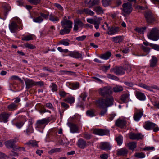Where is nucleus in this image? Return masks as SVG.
Masks as SVG:
<instances>
[{"label":"nucleus","mask_w":159,"mask_h":159,"mask_svg":"<svg viewBox=\"0 0 159 159\" xmlns=\"http://www.w3.org/2000/svg\"><path fill=\"white\" fill-rule=\"evenodd\" d=\"M99 93L102 96L106 97L105 99H102L98 101L97 103L101 107H108L113 104L114 98L111 95L112 91L111 88L109 86H106L99 89Z\"/></svg>","instance_id":"obj_1"},{"label":"nucleus","mask_w":159,"mask_h":159,"mask_svg":"<svg viewBox=\"0 0 159 159\" xmlns=\"http://www.w3.org/2000/svg\"><path fill=\"white\" fill-rule=\"evenodd\" d=\"M144 16L146 21L148 24H153L156 22L157 20L156 16L150 10L146 11Z\"/></svg>","instance_id":"obj_2"},{"label":"nucleus","mask_w":159,"mask_h":159,"mask_svg":"<svg viewBox=\"0 0 159 159\" xmlns=\"http://www.w3.org/2000/svg\"><path fill=\"white\" fill-rule=\"evenodd\" d=\"M17 24L16 22L12 21L9 25V29L12 33H15L19 29L20 30L22 29V26H21V29L20 27V24L21 23V21L20 19H17Z\"/></svg>","instance_id":"obj_3"},{"label":"nucleus","mask_w":159,"mask_h":159,"mask_svg":"<svg viewBox=\"0 0 159 159\" xmlns=\"http://www.w3.org/2000/svg\"><path fill=\"white\" fill-rule=\"evenodd\" d=\"M148 38L154 41H157L159 39V30L157 28L152 29L150 33L148 34Z\"/></svg>","instance_id":"obj_4"},{"label":"nucleus","mask_w":159,"mask_h":159,"mask_svg":"<svg viewBox=\"0 0 159 159\" xmlns=\"http://www.w3.org/2000/svg\"><path fill=\"white\" fill-rule=\"evenodd\" d=\"M16 142V139L9 140L5 142V146L7 148H11L14 151H17L19 150L21 148L16 146L15 144Z\"/></svg>","instance_id":"obj_5"},{"label":"nucleus","mask_w":159,"mask_h":159,"mask_svg":"<svg viewBox=\"0 0 159 159\" xmlns=\"http://www.w3.org/2000/svg\"><path fill=\"white\" fill-rule=\"evenodd\" d=\"M133 119L134 121H139L143 115V112L141 110L137 108L134 109Z\"/></svg>","instance_id":"obj_6"},{"label":"nucleus","mask_w":159,"mask_h":159,"mask_svg":"<svg viewBox=\"0 0 159 159\" xmlns=\"http://www.w3.org/2000/svg\"><path fill=\"white\" fill-rule=\"evenodd\" d=\"M122 10L126 14H129L132 11V4L130 2L124 3L122 5Z\"/></svg>","instance_id":"obj_7"},{"label":"nucleus","mask_w":159,"mask_h":159,"mask_svg":"<svg viewBox=\"0 0 159 159\" xmlns=\"http://www.w3.org/2000/svg\"><path fill=\"white\" fill-rule=\"evenodd\" d=\"M73 23L72 22L68 20L67 18L64 16L63 20L61 22V25L62 27H66L67 28H70V29L72 27Z\"/></svg>","instance_id":"obj_8"},{"label":"nucleus","mask_w":159,"mask_h":159,"mask_svg":"<svg viewBox=\"0 0 159 159\" xmlns=\"http://www.w3.org/2000/svg\"><path fill=\"white\" fill-rule=\"evenodd\" d=\"M125 69L121 67H115L111 69V71L114 72L117 75H123L125 72Z\"/></svg>","instance_id":"obj_9"},{"label":"nucleus","mask_w":159,"mask_h":159,"mask_svg":"<svg viewBox=\"0 0 159 159\" xmlns=\"http://www.w3.org/2000/svg\"><path fill=\"white\" fill-rule=\"evenodd\" d=\"M74 26L73 30L77 31L79 28H82L84 24L81 20L79 19H76L74 20Z\"/></svg>","instance_id":"obj_10"},{"label":"nucleus","mask_w":159,"mask_h":159,"mask_svg":"<svg viewBox=\"0 0 159 159\" xmlns=\"http://www.w3.org/2000/svg\"><path fill=\"white\" fill-rule=\"evenodd\" d=\"M93 133L96 135L103 136L109 134V131L106 130L95 129L93 131Z\"/></svg>","instance_id":"obj_11"},{"label":"nucleus","mask_w":159,"mask_h":159,"mask_svg":"<svg viewBox=\"0 0 159 159\" xmlns=\"http://www.w3.org/2000/svg\"><path fill=\"white\" fill-rule=\"evenodd\" d=\"M129 138L132 140L142 139L143 138V136L140 133H131L129 134Z\"/></svg>","instance_id":"obj_12"},{"label":"nucleus","mask_w":159,"mask_h":159,"mask_svg":"<svg viewBox=\"0 0 159 159\" xmlns=\"http://www.w3.org/2000/svg\"><path fill=\"white\" fill-rule=\"evenodd\" d=\"M24 81L26 85V88L28 89L34 86L35 81L28 78L25 79Z\"/></svg>","instance_id":"obj_13"},{"label":"nucleus","mask_w":159,"mask_h":159,"mask_svg":"<svg viewBox=\"0 0 159 159\" xmlns=\"http://www.w3.org/2000/svg\"><path fill=\"white\" fill-rule=\"evenodd\" d=\"M9 116V114L6 112H5L2 113L0 115V122H3L5 123L7 122L8 121V119Z\"/></svg>","instance_id":"obj_14"},{"label":"nucleus","mask_w":159,"mask_h":159,"mask_svg":"<svg viewBox=\"0 0 159 159\" xmlns=\"http://www.w3.org/2000/svg\"><path fill=\"white\" fill-rule=\"evenodd\" d=\"M50 121V120L48 118H43L37 120L36 125L37 127H39L41 125L47 124Z\"/></svg>","instance_id":"obj_15"},{"label":"nucleus","mask_w":159,"mask_h":159,"mask_svg":"<svg viewBox=\"0 0 159 159\" xmlns=\"http://www.w3.org/2000/svg\"><path fill=\"white\" fill-rule=\"evenodd\" d=\"M126 121L124 120L118 119L115 122L116 126L121 128H123L126 125Z\"/></svg>","instance_id":"obj_16"},{"label":"nucleus","mask_w":159,"mask_h":159,"mask_svg":"<svg viewBox=\"0 0 159 159\" xmlns=\"http://www.w3.org/2000/svg\"><path fill=\"white\" fill-rule=\"evenodd\" d=\"M155 123L149 121L146 122L144 125V128L147 130H150L153 129L155 126Z\"/></svg>","instance_id":"obj_17"},{"label":"nucleus","mask_w":159,"mask_h":159,"mask_svg":"<svg viewBox=\"0 0 159 159\" xmlns=\"http://www.w3.org/2000/svg\"><path fill=\"white\" fill-rule=\"evenodd\" d=\"M120 31V28L118 27H112L109 29L107 33L109 35L116 34Z\"/></svg>","instance_id":"obj_18"},{"label":"nucleus","mask_w":159,"mask_h":159,"mask_svg":"<svg viewBox=\"0 0 159 159\" xmlns=\"http://www.w3.org/2000/svg\"><path fill=\"white\" fill-rule=\"evenodd\" d=\"M24 132L27 135H29L33 133L34 129L32 127V124L31 123H30L28 125L25 130H24Z\"/></svg>","instance_id":"obj_19"},{"label":"nucleus","mask_w":159,"mask_h":159,"mask_svg":"<svg viewBox=\"0 0 159 159\" xmlns=\"http://www.w3.org/2000/svg\"><path fill=\"white\" fill-rule=\"evenodd\" d=\"M68 56L76 58H81L82 53H79L78 51H74L71 52Z\"/></svg>","instance_id":"obj_20"},{"label":"nucleus","mask_w":159,"mask_h":159,"mask_svg":"<svg viewBox=\"0 0 159 159\" xmlns=\"http://www.w3.org/2000/svg\"><path fill=\"white\" fill-rule=\"evenodd\" d=\"M128 150L125 148L119 149L117 150V154L119 156H124L128 153Z\"/></svg>","instance_id":"obj_21"},{"label":"nucleus","mask_w":159,"mask_h":159,"mask_svg":"<svg viewBox=\"0 0 159 159\" xmlns=\"http://www.w3.org/2000/svg\"><path fill=\"white\" fill-rule=\"evenodd\" d=\"M135 95L136 98L140 100L144 101L146 99V96L143 93L137 91L136 92Z\"/></svg>","instance_id":"obj_22"},{"label":"nucleus","mask_w":159,"mask_h":159,"mask_svg":"<svg viewBox=\"0 0 159 159\" xmlns=\"http://www.w3.org/2000/svg\"><path fill=\"white\" fill-rule=\"evenodd\" d=\"M100 148L104 150H110L111 148L109 144L107 142H102L100 144Z\"/></svg>","instance_id":"obj_23"},{"label":"nucleus","mask_w":159,"mask_h":159,"mask_svg":"<svg viewBox=\"0 0 159 159\" xmlns=\"http://www.w3.org/2000/svg\"><path fill=\"white\" fill-rule=\"evenodd\" d=\"M152 58L150 60V66L152 67H154L156 66L157 62V59L156 57L154 56H152Z\"/></svg>","instance_id":"obj_24"},{"label":"nucleus","mask_w":159,"mask_h":159,"mask_svg":"<svg viewBox=\"0 0 159 159\" xmlns=\"http://www.w3.org/2000/svg\"><path fill=\"white\" fill-rule=\"evenodd\" d=\"M78 146L81 148L84 149L86 145V142L82 139H80L77 142Z\"/></svg>","instance_id":"obj_25"},{"label":"nucleus","mask_w":159,"mask_h":159,"mask_svg":"<svg viewBox=\"0 0 159 159\" xmlns=\"http://www.w3.org/2000/svg\"><path fill=\"white\" fill-rule=\"evenodd\" d=\"M49 19L51 21L55 23L58 22L59 20V18L58 16L52 14L49 15Z\"/></svg>","instance_id":"obj_26"},{"label":"nucleus","mask_w":159,"mask_h":159,"mask_svg":"<svg viewBox=\"0 0 159 159\" xmlns=\"http://www.w3.org/2000/svg\"><path fill=\"white\" fill-rule=\"evenodd\" d=\"M93 10L98 14H103L104 11L102 8L99 6L94 7H93Z\"/></svg>","instance_id":"obj_27"},{"label":"nucleus","mask_w":159,"mask_h":159,"mask_svg":"<svg viewBox=\"0 0 159 159\" xmlns=\"http://www.w3.org/2000/svg\"><path fill=\"white\" fill-rule=\"evenodd\" d=\"M25 145L30 147H38V144L36 141L31 140L25 143Z\"/></svg>","instance_id":"obj_28"},{"label":"nucleus","mask_w":159,"mask_h":159,"mask_svg":"<svg viewBox=\"0 0 159 159\" xmlns=\"http://www.w3.org/2000/svg\"><path fill=\"white\" fill-rule=\"evenodd\" d=\"M123 38L122 36H117L112 38L113 41L115 43H120L122 42Z\"/></svg>","instance_id":"obj_29"},{"label":"nucleus","mask_w":159,"mask_h":159,"mask_svg":"<svg viewBox=\"0 0 159 159\" xmlns=\"http://www.w3.org/2000/svg\"><path fill=\"white\" fill-rule=\"evenodd\" d=\"M83 12H84L86 14L92 16L94 15V12L89 8L84 9L81 11L80 14H82Z\"/></svg>","instance_id":"obj_30"},{"label":"nucleus","mask_w":159,"mask_h":159,"mask_svg":"<svg viewBox=\"0 0 159 159\" xmlns=\"http://www.w3.org/2000/svg\"><path fill=\"white\" fill-rule=\"evenodd\" d=\"M18 104L12 103L7 106V108L9 111H13L16 110L17 108Z\"/></svg>","instance_id":"obj_31"},{"label":"nucleus","mask_w":159,"mask_h":159,"mask_svg":"<svg viewBox=\"0 0 159 159\" xmlns=\"http://www.w3.org/2000/svg\"><path fill=\"white\" fill-rule=\"evenodd\" d=\"M111 55V53L110 52H108L105 53L99 57L101 59L107 60L109 58Z\"/></svg>","instance_id":"obj_32"},{"label":"nucleus","mask_w":159,"mask_h":159,"mask_svg":"<svg viewBox=\"0 0 159 159\" xmlns=\"http://www.w3.org/2000/svg\"><path fill=\"white\" fill-rule=\"evenodd\" d=\"M127 145L130 149L133 150L136 148L137 143L135 142H131L128 143Z\"/></svg>","instance_id":"obj_33"},{"label":"nucleus","mask_w":159,"mask_h":159,"mask_svg":"<svg viewBox=\"0 0 159 159\" xmlns=\"http://www.w3.org/2000/svg\"><path fill=\"white\" fill-rule=\"evenodd\" d=\"M40 16L42 17L47 19L49 16V13L47 11H44L39 13Z\"/></svg>","instance_id":"obj_34"},{"label":"nucleus","mask_w":159,"mask_h":159,"mask_svg":"<svg viewBox=\"0 0 159 159\" xmlns=\"http://www.w3.org/2000/svg\"><path fill=\"white\" fill-rule=\"evenodd\" d=\"M64 29H61L60 31V34L61 35H64L65 34H67L69 33L70 30V28H67L65 27H63Z\"/></svg>","instance_id":"obj_35"},{"label":"nucleus","mask_w":159,"mask_h":159,"mask_svg":"<svg viewBox=\"0 0 159 159\" xmlns=\"http://www.w3.org/2000/svg\"><path fill=\"white\" fill-rule=\"evenodd\" d=\"M70 87L73 90H75L78 89L80 87V84L78 82L71 83L70 84Z\"/></svg>","instance_id":"obj_36"},{"label":"nucleus","mask_w":159,"mask_h":159,"mask_svg":"<svg viewBox=\"0 0 159 159\" xmlns=\"http://www.w3.org/2000/svg\"><path fill=\"white\" fill-rule=\"evenodd\" d=\"M116 140L119 146L121 145L122 143L123 137L121 135H119L116 138Z\"/></svg>","instance_id":"obj_37"},{"label":"nucleus","mask_w":159,"mask_h":159,"mask_svg":"<svg viewBox=\"0 0 159 159\" xmlns=\"http://www.w3.org/2000/svg\"><path fill=\"white\" fill-rule=\"evenodd\" d=\"M70 130L72 133H76L78 130V128L76 125L72 124L70 126Z\"/></svg>","instance_id":"obj_38"},{"label":"nucleus","mask_w":159,"mask_h":159,"mask_svg":"<svg viewBox=\"0 0 159 159\" xmlns=\"http://www.w3.org/2000/svg\"><path fill=\"white\" fill-rule=\"evenodd\" d=\"M123 88L121 86H116L113 88V90L115 92H119L123 90Z\"/></svg>","instance_id":"obj_39"},{"label":"nucleus","mask_w":159,"mask_h":159,"mask_svg":"<svg viewBox=\"0 0 159 159\" xmlns=\"http://www.w3.org/2000/svg\"><path fill=\"white\" fill-rule=\"evenodd\" d=\"M139 86L143 88L148 90L150 91H153L152 89V88L151 86H148L145 84H139Z\"/></svg>","instance_id":"obj_40"},{"label":"nucleus","mask_w":159,"mask_h":159,"mask_svg":"<svg viewBox=\"0 0 159 159\" xmlns=\"http://www.w3.org/2000/svg\"><path fill=\"white\" fill-rule=\"evenodd\" d=\"M69 40L66 39H63L59 42V44H62L65 46H68L69 44Z\"/></svg>","instance_id":"obj_41"},{"label":"nucleus","mask_w":159,"mask_h":159,"mask_svg":"<svg viewBox=\"0 0 159 159\" xmlns=\"http://www.w3.org/2000/svg\"><path fill=\"white\" fill-rule=\"evenodd\" d=\"M33 35L32 34H29L27 36H26L23 37L22 39L24 41H29L32 40L33 39Z\"/></svg>","instance_id":"obj_42"},{"label":"nucleus","mask_w":159,"mask_h":159,"mask_svg":"<svg viewBox=\"0 0 159 159\" xmlns=\"http://www.w3.org/2000/svg\"><path fill=\"white\" fill-rule=\"evenodd\" d=\"M9 80H17L20 81L21 83H23V80H21V79L19 78L18 76L16 75H12L9 78Z\"/></svg>","instance_id":"obj_43"},{"label":"nucleus","mask_w":159,"mask_h":159,"mask_svg":"<svg viewBox=\"0 0 159 159\" xmlns=\"http://www.w3.org/2000/svg\"><path fill=\"white\" fill-rule=\"evenodd\" d=\"M43 20V18L40 16L36 17L33 19V21L35 22L40 23Z\"/></svg>","instance_id":"obj_44"},{"label":"nucleus","mask_w":159,"mask_h":159,"mask_svg":"<svg viewBox=\"0 0 159 159\" xmlns=\"http://www.w3.org/2000/svg\"><path fill=\"white\" fill-rule=\"evenodd\" d=\"M135 156L136 157L140 158H144L145 157V154L143 152L135 153L134 154Z\"/></svg>","instance_id":"obj_45"},{"label":"nucleus","mask_w":159,"mask_h":159,"mask_svg":"<svg viewBox=\"0 0 159 159\" xmlns=\"http://www.w3.org/2000/svg\"><path fill=\"white\" fill-rule=\"evenodd\" d=\"M129 95L127 94H125L122 95L121 97V101L124 103L126 102V100L129 97Z\"/></svg>","instance_id":"obj_46"},{"label":"nucleus","mask_w":159,"mask_h":159,"mask_svg":"<svg viewBox=\"0 0 159 159\" xmlns=\"http://www.w3.org/2000/svg\"><path fill=\"white\" fill-rule=\"evenodd\" d=\"M111 0H102V4L103 6L107 7L111 4Z\"/></svg>","instance_id":"obj_47"},{"label":"nucleus","mask_w":159,"mask_h":159,"mask_svg":"<svg viewBox=\"0 0 159 159\" xmlns=\"http://www.w3.org/2000/svg\"><path fill=\"white\" fill-rule=\"evenodd\" d=\"M86 114L90 117H93L95 116L94 111L92 110L87 111L86 112Z\"/></svg>","instance_id":"obj_48"},{"label":"nucleus","mask_w":159,"mask_h":159,"mask_svg":"<svg viewBox=\"0 0 159 159\" xmlns=\"http://www.w3.org/2000/svg\"><path fill=\"white\" fill-rule=\"evenodd\" d=\"M50 87L51 88V90L53 92H56L57 90V86L54 83H51Z\"/></svg>","instance_id":"obj_49"},{"label":"nucleus","mask_w":159,"mask_h":159,"mask_svg":"<svg viewBox=\"0 0 159 159\" xmlns=\"http://www.w3.org/2000/svg\"><path fill=\"white\" fill-rule=\"evenodd\" d=\"M146 29V27H142L141 28H137L135 29V30L138 32L140 34H143Z\"/></svg>","instance_id":"obj_50"},{"label":"nucleus","mask_w":159,"mask_h":159,"mask_svg":"<svg viewBox=\"0 0 159 159\" xmlns=\"http://www.w3.org/2000/svg\"><path fill=\"white\" fill-rule=\"evenodd\" d=\"M75 100V99L74 97H71L67 98L65 99V101L70 104H72L74 102Z\"/></svg>","instance_id":"obj_51"},{"label":"nucleus","mask_w":159,"mask_h":159,"mask_svg":"<svg viewBox=\"0 0 159 159\" xmlns=\"http://www.w3.org/2000/svg\"><path fill=\"white\" fill-rule=\"evenodd\" d=\"M85 4L89 8H92L93 6H92L93 4V0H86L85 1Z\"/></svg>","instance_id":"obj_52"},{"label":"nucleus","mask_w":159,"mask_h":159,"mask_svg":"<svg viewBox=\"0 0 159 159\" xmlns=\"http://www.w3.org/2000/svg\"><path fill=\"white\" fill-rule=\"evenodd\" d=\"M141 48L143 51L146 53L147 54H148L149 52L150 49L148 47H145L143 45H142Z\"/></svg>","instance_id":"obj_53"},{"label":"nucleus","mask_w":159,"mask_h":159,"mask_svg":"<svg viewBox=\"0 0 159 159\" xmlns=\"http://www.w3.org/2000/svg\"><path fill=\"white\" fill-rule=\"evenodd\" d=\"M107 77L110 79L114 80H118V78L116 76H115L113 75H111L110 74H107Z\"/></svg>","instance_id":"obj_54"},{"label":"nucleus","mask_w":159,"mask_h":159,"mask_svg":"<svg viewBox=\"0 0 159 159\" xmlns=\"http://www.w3.org/2000/svg\"><path fill=\"white\" fill-rule=\"evenodd\" d=\"M30 3L34 5H36L39 3L40 0H27Z\"/></svg>","instance_id":"obj_55"},{"label":"nucleus","mask_w":159,"mask_h":159,"mask_svg":"<svg viewBox=\"0 0 159 159\" xmlns=\"http://www.w3.org/2000/svg\"><path fill=\"white\" fill-rule=\"evenodd\" d=\"M99 104V107L101 108V109H103L101 111V112L100 113V115L101 116H103L106 113V112L107 111V108L108 107H101L100 106V105L98 104Z\"/></svg>","instance_id":"obj_56"},{"label":"nucleus","mask_w":159,"mask_h":159,"mask_svg":"<svg viewBox=\"0 0 159 159\" xmlns=\"http://www.w3.org/2000/svg\"><path fill=\"white\" fill-rule=\"evenodd\" d=\"M24 46L26 48L30 49H34L35 47L32 44L29 43H26L24 44Z\"/></svg>","instance_id":"obj_57"},{"label":"nucleus","mask_w":159,"mask_h":159,"mask_svg":"<svg viewBox=\"0 0 159 159\" xmlns=\"http://www.w3.org/2000/svg\"><path fill=\"white\" fill-rule=\"evenodd\" d=\"M24 122H20L16 123L15 125L19 129L21 128L23 125Z\"/></svg>","instance_id":"obj_58"},{"label":"nucleus","mask_w":159,"mask_h":159,"mask_svg":"<svg viewBox=\"0 0 159 159\" xmlns=\"http://www.w3.org/2000/svg\"><path fill=\"white\" fill-rule=\"evenodd\" d=\"M9 158V156L0 152V159H6Z\"/></svg>","instance_id":"obj_59"},{"label":"nucleus","mask_w":159,"mask_h":159,"mask_svg":"<svg viewBox=\"0 0 159 159\" xmlns=\"http://www.w3.org/2000/svg\"><path fill=\"white\" fill-rule=\"evenodd\" d=\"M45 106L47 108L52 109L53 111H54L55 109L52 105L50 103H46L45 104Z\"/></svg>","instance_id":"obj_60"},{"label":"nucleus","mask_w":159,"mask_h":159,"mask_svg":"<svg viewBox=\"0 0 159 159\" xmlns=\"http://www.w3.org/2000/svg\"><path fill=\"white\" fill-rule=\"evenodd\" d=\"M150 46L154 49L159 51V45L156 44H150Z\"/></svg>","instance_id":"obj_61"},{"label":"nucleus","mask_w":159,"mask_h":159,"mask_svg":"<svg viewBox=\"0 0 159 159\" xmlns=\"http://www.w3.org/2000/svg\"><path fill=\"white\" fill-rule=\"evenodd\" d=\"M83 137L87 139H89L92 137V135L90 134L85 133L84 134Z\"/></svg>","instance_id":"obj_62"},{"label":"nucleus","mask_w":159,"mask_h":159,"mask_svg":"<svg viewBox=\"0 0 159 159\" xmlns=\"http://www.w3.org/2000/svg\"><path fill=\"white\" fill-rule=\"evenodd\" d=\"M59 72L61 73V74H66L68 75H70V73H73V72L71 71L63 70H61Z\"/></svg>","instance_id":"obj_63"},{"label":"nucleus","mask_w":159,"mask_h":159,"mask_svg":"<svg viewBox=\"0 0 159 159\" xmlns=\"http://www.w3.org/2000/svg\"><path fill=\"white\" fill-rule=\"evenodd\" d=\"M60 150V148H56L55 149H53L49 151L48 152V153L50 154H52L53 153L59 151Z\"/></svg>","instance_id":"obj_64"}]
</instances>
